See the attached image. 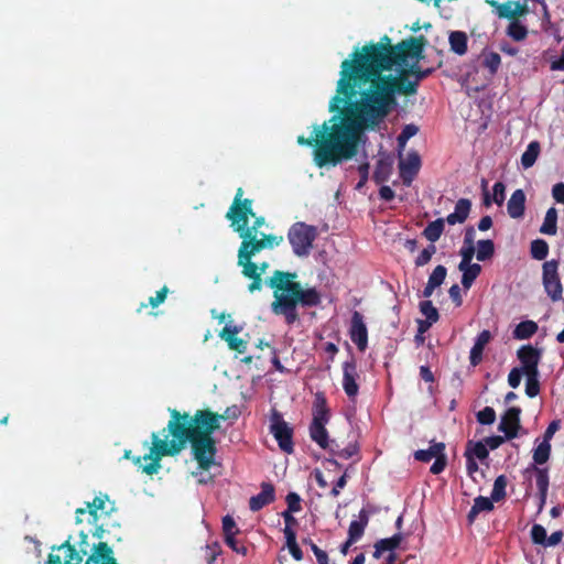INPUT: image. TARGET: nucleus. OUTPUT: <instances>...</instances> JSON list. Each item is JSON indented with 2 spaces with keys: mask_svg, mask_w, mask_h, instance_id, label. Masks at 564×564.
Instances as JSON below:
<instances>
[{
  "mask_svg": "<svg viewBox=\"0 0 564 564\" xmlns=\"http://www.w3.org/2000/svg\"><path fill=\"white\" fill-rule=\"evenodd\" d=\"M542 280L546 294L552 301L562 299L563 288L558 275V261L550 260L543 263Z\"/></svg>",
  "mask_w": 564,
  "mask_h": 564,
  "instance_id": "9",
  "label": "nucleus"
},
{
  "mask_svg": "<svg viewBox=\"0 0 564 564\" xmlns=\"http://www.w3.org/2000/svg\"><path fill=\"white\" fill-rule=\"evenodd\" d=\"M167 288H163L161 289L159 292H156V295L155 296H152L150 297V304L153 306V307H156L158 305H160L161 303L164 302L165 297H166V294H167Z\"/></svg>",
  "mask_w": 564,
  "mask_h": 564,
  "instance_id": "59",
  "label": "nucleus"
},
{
  "mask_svg": "<svg viewBox=\"0 0 564 564\" xmlns=\"http://www.w3.org/2000/svg\"><path fill=\"white\" fill-rule=\"evenodd\" d=\"M520 409L509 408L499 423V431L505 433L507 440L514 438L520 426Z\"/></svg>",
  "mask_w": 564,
  "mask_h": 564,
  "instance_id": "15",
  "label": "nucleus"
},
{
  "mask_svg": "<svg viewBox=\"0 0 564 564\" xmlns=\"http://www.w3.org/2000/svg\"><path fill=\"white\" fill-rule=\"evenodd\" d=\"M486 3L494 8L495 14L500 19L516 20L518 17L525 15L528 13V7L525 3L520 1H507L499 3L496 0H486Z\"/></svg>",
  "mask_w": 564,
  "mask_h": 564,
  "instance_id": "10",
  "label": "nucleus"
},
{
  "mask_svg": "<svg viewBox=\"0 0 564 564\" xmlns=\"http://www.w3.org/2000/svg\"><path fill=\"white\" fill-rule=\"evenodd\" d=\"M351 341L360 351H365L368 345V330L364 322L362 315L355 311L351 316V325L349 329Z\"/></svg>",
  "mask_w": 564,
  "mask_h": 564,
  "instance_id": "12",
  "label": "nucleus"
},
{
  "mask_svg": "<svg viewBox=\"0 0 564 564\" xmlns=\"http://www.w3.org/2000/svg\"><path fill=\"white\" fill-rule=\"evenodd\" d=\"M419 132V128L413 124H406L403 127L401 133L397 138L399 148L403 149L408 141Z\"/></svg>",
  "mask_w": 564,
  "mask_h": 564,
  "instance_id": "42",
  "label": "nucleus"
},
{
  "mask_svg": "<svg viewBox=\"0 0 564 564\" xmlns=\"http://www.w3.org/2000/svg\"><path fill=\"white\" fill-rule=\"evenodd\" d=\"M501 63V58L498 53L490 52L484 56V66L489 69L491 74H495Z\"/></svg>",
  "mask_w": 564,
  "mask_h": 564,
  "instance_id": "43",
  "label": "nucleus"
},
{
  "mask_svg": "<svg viewBox=\"0 0 564 564\" xmlns=\"http://www.w3.org/2000/svg\"><path fill=\"white\" fill-rule=\"evenodd\" d=\"M492 335L489 330H482L475 339V343L470 349L469 360L471 366H477L482 360V352L486 345L491 340Z\"/></svg>",
  "mask_w": 564,
  "mask_h": 564,
  "instance_id": "19",
  "label": "nucleus"
},
{
  "mask_svg": "<svg viewBox=\"0 0 564 564\" xmlns=\"http://www.w3.org/2000/svg\"><path fill=\"white\" fill-rule=\"evenodd\" d=\"M444 223L443 218L431 221L423 231L424 237L431 242L437 241L443 234Z\"/></svg>",
  "mask_w": 564,
  "mask_h": 564,
  "instance_id": "31",
  "label": "nucleus"
},
{
  "mask_svg": "<svg viewBox=\"0 0 564 564\" xmlns=\"http://www.w3.org/2000/svg\"><path fill=\"white\" fill-rule=\"evenodd\" d=\"M506 33L512 40L519 42V41H523L527 37L528 29L519 20H513L509 23Z\"/></svg>",
  "mask_w": 564,
  "mask_h": 564,
  "instance_id": "34",
  "label": "nucleus"
},
{
  "mask_svg": "<svg viewBox=\"0 0 564 564\" xmlns=\"http://www.w3.org/2000/svg\"><path fill=\"white\" fill-rule=\"evenodd\" d=\"M451 50L457 55H464L467 52V35L463 31H453L448 36Z\"/></svg>",
  "mask_w": 564,
  "mask_h": 564,
  "instance_id": "26",
  "label": "nucleus"
},
{
  "mask_svg": "<svg viewBox=\"0 0 564 564\" xmlns=\"http://www.w3.org/2000/svg\"><path fill=\"white\" fill-rule=\"evenodd\" d=\"M270 432L283 452L288 454L293 452V430L276 411H273L270 417Z\"/></svg>",
  "mask_w": 564,
  "mask_h": 564,
  "instance_id": "8",
  "label": "nucleus"
},
{
  "mask_svg": "<svg viewBox=\"0 0 564 564\" xmlns=\"http://www.w3.org/2000/svg\"><path fill=\"white\" fill-rule=\"evenodd\" d=\"M552 196L557 203H564V183H557L553 186Z\"/></svg>",
  "mask_w": 564,
  "mask_h": 564,
  "instance_id": "60",
  "label": "nucleus"
},
{
  "mask_svg": "<svg viewBox=\"0 0 564 564\" xmlns=\"http://www.w3.org/2000/svg\"><path fill=\"white\" fill-rule=\"evenodd\" d=\"M529 469H533L535 471V484L539 490V494L547 495L549 490V474L546 468H540L535 465H532Z\"/></svg>",
  "mask_w": 564,
  "mask_h": 564,
  "instance_id": "35",
  "label": "nucleus"
},
{
  "mask_svg": "<svg viewBox=\"0 0 564 564\" xmlns=\"http://www.w3.org/2000/svg\"><path fill=\"white\" fill-rule=\"evenodd\" d=\"M225 542L234 552L247 555L248 549L245 545H240L235 536L225 539Z\"/></svg>",
  "mask_w": 564,
  "mask_h": 564,
  "instance_id": "54",
  "label": "nucleus"
},
{
  "mask_svg": "<svg viewBox=\"0 0 564 564\" xmlns=\"http://www.w3.org/2000/svg\"><path fill=\"white\" fill-rule=\"evenodd\" d=\"M87 535L82 534L78 547L69 541L53 549L48 556V564H82L84 555L88 552Z\"/></svg>",
  "mask_w": 564,
  "mask_h": 564,
  "instance_id": "6",
  "label": "nucleus"
},
{
  "mask_svg": "<svg viewBox=\"0 0 564 564\" xmlns=\"http://www.w3.org/2000/svg\"><path fill=\"white\" fill-rule=\"evenodd\" d=\"M449 296L456 306H460L463 303L462 291L458 284H454L448 290Z\"/></svg>",
  "mask_w": 564,
  "mask_h": 564,
  "instance_id": "58",
  "label": "nucleus"
},
{
  "mask_svg": "<svg viewBox=\"0 0 564 564\" xmlns=\"http://www.w3.org/2000/svg\"><path fill=\"white\" fill-rule=\"evenodd\" d=\"M446 274V268L442 264L437 265L429 276L427 283L423 290V296L426 299L431 297L435 289L443 284Z\"/></svg>",
  "mask_w": 564,
  "mask_h": 564,
  "instance_id": "23",
  "label": "nucleus"
},
{
  "mask_svg": "<svg viewBox=\"0 0 564 564\" xmlns=\"http://www.w3.org/2000/svg\"><path fill=\"white\" fill-rule=\"evenodd\" d=\"M115 510V505L105 495L96 496L93 502H88L86 508H79L76 511V522L87 521L98 527V522Z\"/></svg>",
  "mask_w": 564,
  "mask_h": 564,
  "instance_id": "7",
  "label": "nucleus"
},
{
  "mask_svg": "<svg viewBox=\"0 0 564 564\" xmlns=\"http://www.w3.org/2000/svg\"><path fill=\"white\" fill-rule=\"evenodd\" d=\"M562 538H563V532L555 531L550 536L546 538L544 546H555L562 541Z\"/></svg>",
  "mask_w": 564,
  "mask_h": 564,
  "instance_id": "62",
  "label": "nucleus"
},
{
  "mask_svg": "<svg viewBox=\"0 0 564 564\" xmlns=\"http://www.w3.org/2000/svg\"><path fill=\"white\" fill-rule=\"evenodd\" d=\"M551 69L564 70V47L561 51L560 57L551 62Z\"/></svg>",
  "mask_w": 564,
  "mask_h": 564,
  "instance_id": "64",
  "label": "nucleus"
},
{
  "mask_svg": "<svg viewBox=\"0 0 564 564\" xmlns=\"http://www.w3.org/2000/svg\"><path fill=\"white\" fill-rule=\"evenodd\" d=\"M444 449V443L432 442L429 448L416 451L414 453V458L420 462L429 463L437 456H443Z\"/></svg>",
  "mask_w": 564,
  "mask_h": 564,
  "instance_id": "25",
  "label": "nucleus"
},
{
  "mask_svg": "<svg viewBox=\"0 0 564 564\" xmlns=\"http://www.w3.org/2000/svg\"><path fill=\"white\" fill-rule=\"evenodd\" d=\"M242 325H236L231 322L227 323L223 330L219 333V337L225 340L231 350H236L240 354L247 349V341L238 338L237 335L242 332Z\"/></svg>",
  "mask_w": 564,
  "mask_h": 564,
  "instance_id": "14",
  "label": "nucleus"
},
{
  "mask_svg": "<svg viewBox=\"0 0 564 564\" xmlns=\"http://www.w3.org/2000/svg\"><path fill=\"white\" fill-rule=\"evenodd\" d=\"M241 197L242 189L238 188L227 217L231 220V227L242 239L238 251V265L242 267L243 275L251 279L260 275L259 268L251 258L263 249L279 246L283 238L259 232L258 229L264 225V218L254 217L251 200H241Z\"/></svg>",
  "mask_w": 564,
  "mask_h": 564,
  "instance_id": "3",
  "label": "nucleus"
},
{
  "mask_svg": "<svg viewBox=\"0 0 564 564\" xmlns=\"http://www.w3.org/2000/svg\"><path fill=\"white\" fill-rule=\"evenodd\" d=\"M506 440V435L505 436H489V437H486L484 440V444L487 445V449H496L498 448Z\"/></svg>",
  "mask_w": 564,
  "mask_h": 564,
  "instance_id": "55",
  "label": "nucleus"
},
{
  "mask_svg": "<svg viewBox=\"0 0 564 564\" xmlns=\"http://www.w3.org/2000/svg\"><path fill=\"white\" fill-rule=\"evenodd\" d=\"M436 248L435 246L431 245L430 247L423 249L420 254L415 259V264L417 267L425 265L432 258V256L435 253Z\"/></svg>",
  "mask_w": 564,
  "mask_h": 564,
  "instance_id": "47",
  "label": "nucleus"
},
{
  "mask_svg": "<svg viewBox=\"0 0 564 564\" xmlns=\"http://www.w3.org/2000/svg\"><path fill=\"white\" fill-rule=\"evenodd\" d=\"M505 191H506V187H505L503 183L497 182L494 185L492 200L499 206H501L505 202Z\"/></svg>",
  "mask_w": 564,
  "mask_h": 564,
  "instance_id": "50",
  "label": "nucleus"
},
{
  "mask_svg": "<svg viewBox=\"0 0 564 564\" xmlns=\"http://www.w3.org/2000/svg\"><path fill=\"white\" fill-rule=\"evenodd\" d=\"M221 419V415L209 411H197L194 416H189L187 413L180 414L176 410H171L169 433L164 438L153 434L149 454L138 457L135 464L148 475H153L161 468L162 456H173L180 453L187 442H191L194 457L198 463V470L193 475L199 484L210 482L214 476L209 469L215 465L216 453L212 434L218 429Z\"/></svg>",
  "mask_w": 564,
  "mask_h": 564,
  "instance_id": "2",
  "label": "nucleus"
},
{
  "mask_svg": "<svg viewBox=\"0 0 564 564\" xmlns=\"http://www.w3.org/2000/svg\"><path fill=\"white\" fill-rule=\"evenodd\" d=\"M523 371L520 368H513L508 375V383L511 388L516 389L521 382Z\"/></svg>",
  "mask_w": 564,
  "mask_h": 564,
  "instance_id": "51",
  "label": "nucleus"
},
{
  "mask_svg": "<svg viewBox=\"0 0 564 564\" xmlns=\"http://www.w3.org/2000/svg\"><path fill=\"white\" fill-rule=\"evenodd\" d=\"M507 478L503 475L495 479L490 498L498 502L506 497Z\"/></svg>",
  "mask_w": 564,
  "mask_h": 564,
  "instance_id": "39",
  "label": "nucleus"
},
{
  "mask_svg": "<svg viewBox=\"0 0 564 564\" xmlns=\"http://www.w3.org/2000/svg\"><path fill=\"white\" fill-rule=\"evenodd\" d=\"M286 546L294 560L301 561L303 558V552L297 545V542L291 543Z\"/></svg>",
  "mask_w": 564,
  "mask_h": 564,
  "instance_id": "63",
  "label": "nucleus"
},
{
  "mask_svg": "<svg viewBox=\"0 0 564 564\" xmlns=\"http://www.w3.org/2000/svg\"><path fill=\"white\" fill-rule=\"evenodd\" d=\"M476 259L478 261H486L492 258L495 253V245L492 240H478L476 243Z\"/></svg>",
  "mask_w": 564,
  "mask_h": 564,
  "instance_id": "32",
  "label": "nucleus"
},
{
  "mask_svg": "<svg viewBox=\"0 0 564 564\" xmlns=\"http://www.w3.org/2000/svg\"><path fill=\"white\" fill-rule=\"evenodd\" d=\"M551 453V445L547 440L541 442L533 451L534 464L542 465L547 462Z\"/></svg>",
  "mask_w": 564,
  "mask_h": 564,
  "instance_id": "37",
  "label": "nucleus"
},
{
  "mask_svg": "<svg viewBox=\"0 0 564 564\" xmlns=\"http://www.w3.org/2000/svg\"><path fill=\"white\" fill-rule=\"evenodd\" d=\"M389 551L390 553H393V550L390 547L389 541L387 539L379 540L375 544V552L373 556L376 558L381 557L382 553Z\"/></svg>",
  "mask_w": 564,
  "mask_h": 564,
  "instance_id": "53",
  "label": "nucleus"
},
{
  "mask_svg": "<svg viewBox=\"0 0 564 564\" xmlns=\"http://www.w3.org/2000/svg\"><path fill=\"white\" fill-rule=\"evenodd\" d=\"M357 451H358V447L355 444H350L347 447L339 451L337 453V455L340 458L348 459V458L352 457L357 453Z\"/></svg>",
  "mask_w": 564,
  "mask_h": 564,
  "instance_id": "61",
  "label": "nucleus"
},
{
  "mask_svg": "<svg viewBox=\"0 0 564 564\" xmlns=\"http://www.w3.org/2000/svg\"><path fill=\"white\" fill-rule=\"evenodd\" d=\"M470 207L471 203L469 199H458L455 205L454 212L447 215L445 221H447V224L449 225L463 224L470 213Z\"/></svg>",
  "mask_w": 564,
  "mask_h": 564,
  "instance_id": "22",
  "label": "nucleus"
},
{
  "mask_svg": "<svg viewBox=\"0 0 564 564\" xmlns=\"http://www.w3.org/2000/svg\"><path fill=\"white\" fill-rule=\"evenodd\" d=\"M223 530H224L225 539L232 538L236 535L238 530H237L236 522H235L234 518H231L230 516L224 517Z\"/></svg>",
  "mask_w": 564,
  "mask_h": 564,
  "instance_id": "46",
  "label": "nucleus"
},
{
  "mask_svg": "<svg viewBox=\"0 0 564 564\" xmlns=\"http://www.w3.org/2000/svg\"><path fill=\"white\" fill-rule=\"evenodd\" d=\"M539 154L540 143L538 141L530 142L525 151L521 155V164L523 169H530L531 166H533Z\"/></svg>",
  "mask_w": 564,
  "mask_h": 564,
  "instance_id": "30",
  "label": "nucleus"
},
{
  "mask_svg": "<svg viewBox=\"0 0 564 564\" xmlns=\"http://www.w3.org/2000/svg\"><path fill=\"white\" fill-rule=\"evenodd\" d=\"M477 421L484 425H490L496 421V412L492 408L486 406L477 413Z\"/></svg>",
  "mask_w": 564,
  "mask_h": 564,
  "instance_id": "45",
  "label": "nucleus"
},
{
  "mask_svg": "<svg viewBox=\"0 0 564 564\" xmlns=\"http://www.w3.org/2000/svg\"><path fill=\"white\" fill-rule=\"evenodd\" d=\"M389 173V165L380 161L375 171V178L377 182H384L388 178Z\"/></svg>",
  "mask_w": 564,
  "mask_h": 564,
  "instance_id": "52",
  "label": "nucleus"
},
{
  "mask_svg": "<svg viewBox=\"0 0 564 564\" xmlns=\"http://www.w3.org/2000/svg\"><path fill=\"white\" fill-rule=\"evenodd\" d=\"M421 166V160L417 153H408L404 160L400 161V176L404 185L410 186L414 176L417 174Z\"/></svg>",
  "mask_w": 564,
  "mask_h": 564,
  "instance_id": "16",
  "label": "nucleus"
},
{
  "mask_svg": "<svg viewBox=\"0 0 564 564\" xmlns=\"http://www.w3.org/2000/svg\"><path fill=\"white\" fill-rule=\"evenodd\" d=\"M288 237L293 252L299 257H306L317 237V228L305 223H295L290 228Z\"/></svg>",
  "mask_w": 564,
  "mask_h": 564,
  "instance_id": "5",
  "label": "nucleus"
},
{
  "mask_svg": "<svg viewBox=\"0 0 564 564\" xmlns=\"http://www.w3.org/2000/svg\"><path fill=\"white\" fill-rule=\"evenodd\" d=\"M294 276L276 271L268 281L269 286L274 290L271 310L276 315H283L289 325L297 319V303L303 306H316L321 303L319 292L315 288L301 289L300 283L293 281Z\"/></svg>",
  "mask_w": 564,
  "mask_h": 564,
  "instance_id": "4",
  "label": "nucleus"
},
{
  "mask_svg": "<svg viewBox=\"0 0 564 564\" xmlns=\"http://www.w3.org/2000/svg\"><path fill=\"white\" fill-rule=\"evenodd\" d=\"M525 194L522 189H516L508 200L507 209L511 218H521L524 214Z\"/></svg>",
  "mask_w": 564,
  "mask_h": 564,
  "instance_id": "21",
  "label": "nucleus"
},
{
  "mask_svg": "<svg viewBox=\"0 0 564 564\" xmlns=\"http://www.w3.org/2000/svg\"><path fill=\"white\" fill-rule=\"evenodd\" d=\"M538 332V324L533 321H523L513 329V338L524 340L532 337Z\"/></svg>",
  "mask_w": 564,
  "mask_h": 564,
  "instance_id": "29",
  "label": "nucleus"
},
{
  "mask_svg": "<svg viewBox=\"0 0 564 564\" xmlns=\"http://www.w3.org/2000/svg\"><path fill=\"white\" fill-rule=\"evenodd\" d=\"M518 358L521 362V370L523 375L539 373V362L541 359V351L531 345L522 346L518 350Z\"/></svg>",
  "mask_w": 564,
  "mask_h": 564,
  "instance_id": "13",
  "label": "nucleus"
},
{
  "mask_svg": "<svg viewBox=\"0 0 564 564\" xmlns=\"http://www.w3.org/2000/svg\"><path fill=\"white\" fill-rule=\"evenodd\" d=\"M549 253V245L542 239H536L531 243V254L536 260H544Z\"/></svg>",
  "mask_w": 564,
  "mask_h": 564,
  "instance_id": "40",
  "label": "nucleus"
},
{
  "mask_svg": "<svg viewBox=\"0 0 564 564\" xmlns=\"http://www.w3.org/2000/svg\"><path fill=\"white\" fill-rule=\"evenodd\" d=\"M546 538H547V534H546L545 528L541 524H533V527L531 528L532 542L534 544H541L544 546Z\"/></svg>",
  "mask_w": 564,
  "mask_h": 564,
  "instance_id": "44",
  "label": "nucleus"
},
{
  "mask_svg": "<svg viewBox=\"0 0 564 564\" xmlns=\"http://www.w3.org/2000/svg\"><path fill=\"white\" fill-rule=\"evenodd\" d=\"M369 522V512L366 509H361L357 520H352L348 528V538L350 542H357L364 535V532Z\"/></svg>",
  "mask_w": 564,
  "mask_h": 564,
  "instance_id": "20",
  "label": "nucleus"
},
{
  "mask_svg": "<svg viewBox=\"0 0 564 564\" xmlns=\"http://www.w3.org/2000/svg\"><path fill=\"white\" fill-rule=\"evenodd\" d=\"M311 549L316 556L318 564H328V555L325 551L321 550L316 544L311 543Z\"/></svg>",
  "mask_w": 564,
  "mask_h": 564,
  "instance_id": "57",
  "label": "nucleus"
},
{
  "mask_svg": "<svg viewBox=\"0 0 564 564\" xmlns=\"http://www.w3.org/2000/svg\"><path fill=\"white\" fill-rule=\"evenodd\" d=\"M310 436L321 448L327 449L329 447V436L325 425H310Z\"/></svg>",
  "mask_w": 564,
  "mask_h": 564,
  "instance_id": "27",
  "label": "nucleus"
},
{
  "mask_svg": "<svg viewBox=\"0 0 564 564\" xmlns=\"http://www.w3.org/2000/svg\"><path fill=\"white\" fill-rule=\"evenodd\" d=\"M422 46L414 40L392 46L390 39L356 48L340 66L336 95L329 110H339L313 137L297 138L300 145L313 147L318 167L335 166L352 159L366 142L365 131L377 130L394 108L397 95L413 94L430 70L417 64Z\"/></svg>",
  "mask_w": 564,
  "mask_h": 564,
  "instance_id": "1",
  "label": "nucleus"
},
{
  "mask_svg": "<svg viewBox=\"0 0 564 564\" xmlns=\"http://www.w3.org/2000/svg\"><path fill=\"white\" fill-rule=\"evenodd\" d=\"M329 417L330 415L326 399L322 393H317L313 403V420L311 424L326 426V424L329 422Z\"/></svg>",
  "mask_w": 564,
  "mask_h": 564,
  "instance_id": "18",
  "label": "nucleus"
},
{
  "mask_svg": "<svg viewBox=\"0 0 564 564\" xmlns=\"http://www.w3.org/2000/svg\"><path fill=\"white\" fill-rule=\"evenodd\" d=\"M539 375L540 373H530L525 376V393L530 398H534L540 392V383H539Z\"/></svg>",
  "mask_w": 564,
  "mask_h": 564,
  "instance_id": "41",
  "label": "nucleus"
},
{
  "mask_svg": "<svg viewBox=\"0 0 564 564\" xmlns=\"http://www.w3.org/2000/svg\"><path fill=\"white\" fill-rule=\"evenodd\" d=\"M540 232L543 235L554 236L557 232V210L551 207L546 210Z\"/></svg>",
  "mask_w": 564,
  "mask_h": 564,
  "instance_id": "28",
  "label": "nucleus"
},
{
  "mask_svg": "<svg viewBox=\"0 0 564 564\" xmlns=\"http://www.w3.org/2000/svg\"><path fill=\"white\" fill-rule=\"evenodd\" d=\"M288 511L299 512L301 510V497L296 492H289L286 498Z\"/></svg>",
  "mask_w": 564,
  "mask_h": 564,
  "instance_id": "49",
  "label": "nucleus"
},
{
  "mask_svg": "<svg viewBox=\"0 0 564 564\" xmlns=\"http://www.w3.org/2000/svg\"><path fill=\"white\" fill-rule=\"evenodd\" d=\"M359 378L354 358L343 364V389L350 400H355L359 392Z\"/></svg>",
  "mask_w": 564,
  "mask_h": 564,
  "instance_id": "11",
  "label": "nucleus"
},
{
  "mask_svg": "<svg viewBox=\"0 0 564 564\" xmlns=\"http://www.w3.org/2000/svg\"><path fill=\"white\" fill-rule=\"evenodd\" d=\"M420 311L425 316V321H427V326H432L434 323L438 321V312L431 301L427 300L421 302Z\"/></svg>",
  "mask_w": 564,
  "mask_h": 564,
  "instance_id": "38",
  "label": "nucleus"
},
{
  "mask_svg": "<svg viewBox=\"0 0 564 564\" xmlns=\"http://www.w3.org/2000/svg\"><path fill=\"white\" fill-rule=\"evenodd\" d=\"M458 270L462 272V285L468 291L480 274L481 265L479 263L458 264Z\"/></svg>",
  "mask_w": 564,
  "mask_h": 564,
  "instance_id": "24",
  "label": "nucleus"
},
{
  "mask_svg": "<svg viewBox=\"0 0 564 564\" xmlns=\"http://www.w3.org/2000/svg\"><path fill=\"white\" fill-rule=\"evenodd\" d=\"M445 466H446V459H445V455L443 454V456H437L435 458L430 470L432 474L437 475L444 470Z\"/></svg>",
  "mask_w": 564,
  "mask_h": 564,
  "instance_id": "56",
  "label": "nucleus"
},
{
  "mask_svg": "<svg viewBox=\"0 0 564 564\" xmlns=\"http://www.w3.org/2000/svg\"><path fill=\"white\" fill-rule=\"evenodd\" d=\"M494 509V500L488 497L479 496L474 500V505L468 513V518L473 520L478 513L490 511Z\"/></svg>",
  "mask_w": 564,
  "mask_h": 564,
  "instance_id": "33",
  "label": "nucleus"
},
{
  "mask_svg": "<svg viewBox=\"0 0 564 564\" xmlns=\"http://www.w3.org/2000/svg\"><path fill=\"white\" fill-rule=\"evenodd\" d=\"M475 254H476L475 246L463 245V247L459 250V256L462 258L459 264L473 263L471 261H473V258Z\"/></svg>",
  "mask_w": 564,
  "mask_h": 564,
  "instance_id": "48",
  "label": "nucleus"
},
{
  "mask_svg": "<svg viewBox=\"0 0 564 564\" xmlns=\"http://www.w3.org/2000/svg\"><path fill=\"white\" fill-rule=\"evenodd\" d=\"M275 499L274 487L269 482H263L261 485V491L252 496L249 501V507L252 511H259L263 507L273 502Z\"/></svg>",
  "mask_w": 564,
  "mask_h": 564,
  "instance_id": "17",
  "label": "nucleus"
},
{
  "mask_svg": "<svg viewBox=\"0 0 564 564\" xmlns=\"http://www.w3.org/2000/svg\"><path fill=\"white\" fill-rule=\"evenodd\" d=\"M489 451L487 449V445L484 442L468 443L466 449V456H470L474 459L477 458L479 460H484L488 457Z\"/></svg>",
  "mask_w": 564,
  "mask_h": 564,
  "instance_id": "36",
  "label": "nucleus"
}]
</instances>
